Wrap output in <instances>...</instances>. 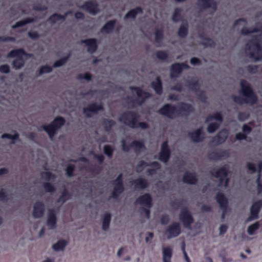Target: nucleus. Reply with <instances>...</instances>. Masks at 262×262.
Segmentation results:
<instances>
[{
    "mask_svg": "<svg viewBox=\"0 0 262 262\" xmlns=\"http://www.w3.org/2000/svg\"><path fill=\"white\" fill-rule=\"evenodd\" d=\"M172 255V251L170 247H164L163 248V261L171 262Z\"/></svg>",
    "mask_w": 262,
    "mask_h": 262,
    "instance_id": "obj_34",
    "label": "nucleus"
},
{
    "mask_svg": "<svg viewBox=\"0 0 262 262\" xmlns=\"http://www.w3.org/2000/svg\"><path fill=\"white\" fill-rule=\"evenodd\" d=\"M258 67L257 65H248L246 67V70L251 74H255L257 73Z\"/></svg>",
    "mask_w": 262,
    "mask_h": 262,
    "instance_id": "obj_57",
    "label": "nucleus"
},
{
    "mask_svg": "<svg viewBox=\"0 0 262 262\" xmlns=\"http://www.w3.org/2000/svg\"><path fill=\"white\" fill-rule=\"evenodd\" d=\"M189 66L186 63H174L170 67V77L176 78L180 75L184 69H188Z\"/></svg>",
    "mask_w": 262,
    "mask_h": 262,
    "instance_id": "obj_12",
    "label": "nucleus"
},
{
    "mask_svg": "<svg viewBox=\"0 0 262 262\" xmlns=\"http://www.w3.org/2000/svg\"><path fill=\"white\" fill-rule=\"evenodd\" d=\"M171 156V150L167 140L164 141L161 144V150L159 155V160L164 163L168 161Z\"/></svg>",
    "mask_w": 262,
    "mask_h": 262,
    "instance_id": "obj_11",
    "label": "nucleus"
},
{
    "mask_svg": "<svg viewBox=\"0 0 262 262\" xmlns=\"http://www.w3.org/2000/svg\"><path fill=\"white\" fill-rule=\"evenodd\" d=\"M183 182L186 184H195L198 182L196 174L194 172H185L183 176Z\"/></svg>",
    "mask_w": 262,
    "mask_h": 262,
    "instance_id": "obj_25",
    "label": "nucleus"
},
{
    "mask_svg": "<svg viewBox=\"0 0 262 262\" xmlns=\"http://www.w3.org/2000/svg\"><path fill=\"white\" fill-rule=\"evenodd\" d=\"M66 122L64 118L58 116L48 125H42L43 129L48 134L49 137L52 139L56 135L58 130Z\"/></svg>",
    "mask_w": 262,
    "mask_h": 262,
    "instance_id": "obj_7",
    "label": "nucleus"
},
{
    "mask_svg": "<svg viewBox=\"0 0 262 262\" xmlns=\"http://www.w3.org/2000/svg\"><path fill=\"white\" fill-rule=\"evenodd\" d=\"M130 183L132 186H134L136 190H144L147 188L149 186L148 181L142 178L133 180L130 181Z\"/></svg>",
    "mask_w": 262,
    "mask_h": 262,
    "instance_id": "obj_22",
    "label": "nucleus"
},
{
    "mask_svg": "<svg viewBox=\"0 0 262 262\" xmlns=\"http://www.w3.org/2000/svg\"><path fill=\"white\" fill-rule=\"evenodd\" d=\"M67 245V242L65 240H60L53 245V249L55 251L63 250Z\"/></svg>",
    "mask_w": 262,
    "mask_h": 262,
    "instance_id": "obj_42",
    "label": "nucleus"
},
{
    "mask_svg": "<svg viewBox=\"0 0 262 262\" xmlns=\"http://www.w3.org/2000/svg\"><path fill=\"white\" fill-rule=\"evenodd\" d=\"M182 9L181 8H176L172 15V20L173 22L177 23L182 19V16L181 13Z\"/></svg>",
    "mask_w": 262,
    "mask_h": 262,
    "instance_id": "obj_41",
    "label": "nucleus"
},
{
    "mask_svg": "<svg viewBox=\"0 0 262 262\" xmlns=\"http://www.w3.org/2000/svg\"><path fill=\"white\" fill-rule=\"evenodd\" d=\"M70 57V54H69L66 56L56 61L54 64L53 67L54 68H57L61 67L62 66L64 65L68 60L69 58Z\"/></svg>",
    "mask_w": 262,
    "mask_h": 262,
    "instance_id": "obj_44",
    "label": "nucleus"
},
{
    "mask_svg": "<svg viewBox=\"0 0 262 262\" xmlns=\"http://www.w3.org/2000/svg\"><path fill=\"white\" fill-rule=\"evenodd\" d=\"M113 185L114 188L112 192L111 198L116 199L124 191V187L123 184H113Z\"/></svg>",
    "mask_w": 262,
    "mask_h": 262,
    "instance_id": "obj_29",
    "label": "nucleus"
},
{
    "mask_svg": "<svg viewBox=\"0 0 262 262\" xmlns=\"http://www.w3.org/2000/svg\"><path fill=\"white\" fill-rule=\"evenodd\" d=\"M135 203L150 208L152 206V197L149 193H145L139 196L136 199Z\"/></svg>",
    "mask_w": 262,
    "mask_h": 262,
    "instance_id": "obj_16",
    "label": "nucleus"
},
{
    "mask_svg": "<svg viewBox=\"0 0 262 262\" xmlns=\"http://www.w3.org/2000/svg\"><path fill=\"white\" fill-rule=\"evenodd\" d=\"M88 47V51L90 53H95L98 48L97 39L96 38H89L81 41Z\"/></svg>",
    "mask_w": 262,
    "mask_h": 262,
    "instance_id": "obj_23",
    "label": "nucleus"
},
{
    "mask_svg": "<svg viewBox=\"0 0 262 262\" xmlns=\"http://www.w3.org/2000/svg\"><path fill=\"white\" fill-rule=\"evenodd\" d=\"M52 67L49 65L42 66L39 69L38 71V75H41L45 73H49L52 72Z\"/></svg>",
    "mask_w": 262,
    "mask_h": 262,
    "instance_id": "obj_53",
    "label": "nucleus"
},
{
    "mask_svg": "<svg viewBox=\"0 0 262 262\" xmlns=\"http://www.w3.org/2000/svg\"><path fill=\"white\" fill-rule=\"evenodd\" d=\"M205 47H213L215 46L214 41L211 38H208L206 40L201 42Z\"/></svg>",
    "mask_w": 262,
    "mask_h": 262,
    "instance_id": "obj_56",
    "label": "nucleus"
},
{
    "mask_svg": "<svg viewBox=\"0 0 262 262\" xmlns=\"http://www.w3.org/2000/svg\"><path fill=\"white\" fill-rule=\"evenodd\" d=\"M129 89L135 91L137 95V98L135 99H132L131 97L129 96L126 98V100H127V103L128 104H132L133 108L135 107V104L139 106L142 105L147 99L151 96L150 93L143 91L140 87L131 86L129 87Z\"/></svg>",
    "mask_w": 262,
    "mask_h": 262,
    "instance_id": "obj_5",
    "label": "nucleus"
},
{
    "mask_svg": "<svg viewBox=\"0 0 262 262\" xmlns=\"http://www.w3.org/2000/svg\"><path fill=\"white\" fill-rule=\"evenodd\" d=\"M80 8L88 12L90 14H96L99 10L98 8V3L94 1H89L84 3V4L80 6Z\"/></svg>",
    "mask_w": 262,
    "mask_h": 262,
    "instance_id": "obj_15",
    "label": "nucleus"
},
{
    "mask_svg": "<svg viewBox=\"0 0 262 262\" xmlns=\"http://www.w3.org/2000/svg\"><path fill=\"white\" fill-rule=\"evenodd\" d=\"M71 13V11L67 12L64 15H61L58 13H54L51 15L48 18V21L51 24H55L57 21L58 20H64L66 19V16Z\"/></svg>",
    "mask_w": 262,
    "mask_h": 262,
    "instance_id": "obj_32",
    "label": "nucleus"
},
{
    "mask_svg": "<svg viewBox=\"0 0 262 262\" xmlns=\"http://www.w3.org/2000/svg\"><path fill=\"white\" fill-rule=\"evenodd\" d=\"M181 233V226L177 222H174L169 225L164 231V234L167 236L168 239L177 237Z\"/></svg>",
    "mask_w": 262,
    "mask_h": 262,
    "instance_id": "obj_9",
    "label": "nucleus"
},
{
    "mask_svg": "<svg viewBox=\"0 0 262 262\" xmlns=\"http://www.w3.org/2000/svg\"><path fill=\"white\" fill-rule=\"evenodd\" d=\"M76 79L79 80L84 79L86 81H91L92 79V75L88 72L84 74H79L77 76Z\"/></svg>",
    "mask_w": 262,
    "mask_h": 262,
    "instance_id": "obj_51",
    "label": "nucleus"
},
{
    "mask_svg": "<svg viewBox=\"0 0 262 262\" xmlns=\"http://www.w3.org/2000/svg\"><path fill=\"white\" fill-rule=\"evenodd\" d=\"M194 112V108L191 104L184 102L179 103L178 108L173 104L166 103L158 111L159 114L169 119L179 116L187 117Z\"/></svg>",
    "mask_w": 262,
    "mask_h": 262,
    "instance_id": "obj_1",
    "label": "nucleus"
},
{
    "mask_svg": "<svg viewBox=\"0 0 262 262\" xmlns=\"http://www.w3.org/2000/svg\"><path fill=\"white\" fill-rule=\"evenodd\" d=\"M249 117V114L246 112H239L238 114V119L240 121H244Z\"/></svg>",
    "mask_w": 262,
    "mask_h": 262,
    "instance_id": "obj_59",
    "label": "nucleus"
},
{
    "mask_svg": "<svg viewBox=\"0 0 262 262\" xmlns=\"http://www.w3.org/2000/svg\"><path fill=\"white\" fill-rule=\"evenodd\" d=\"M42 187L46 192L53 193L56 191L55 186L49 182H44Z\"/></svg>",
    "mask_w": 262,
    "mask_h": 262,
    "instance_id": "obj_43",
    "label": "nucleus"
},
{
    "mask_svg": "<svg viewBox=\"0 0 262 262\" xmlns=\"http://www.w3.org/2000/svg\"><path fill=\"white\" fill-rule=\"evenodd\" d=\"M155 41L160 43L162 42L164 38L163 31L162 29H156L155 32Z\"/></svg>",
    "mask_w": 262,
    "mask_h": 262,
    "instance_id": "obj_46",
    "label": "nucleus"
},
{
    "mask_svg": "<svg viewBox=\"0 0 262 262\" xmlns=\"http://www.w3.org/2000/svg\"><path fill=\"white\" fill-rule=\"evenodd\" d=\"M197 5L203 9L210 8L215 12L217 8V4L215 0H198Z\"/></svg>",
    "mask_w": 262,
    "mask_h": 262,
    "instance_id": "obj_18",
    "label": "nucleus"
},
{
    "mask_svg": "<svg viewBox=\"0 0 262 262\" xmlns=\"http://www.w3.org/2000/svg\"><path fill=\"white\" fill-rule=\"evenodd\" d=\"M1 137L3 139L7 138L9 139H11L12 140V143H14L15 140H18L19 139V134L16 132H15V133L14 135L5 133L2 135Z\"/></svg>",
    "mask_w": 262,
    "mask_h": 262,
    "instance_id": "obj_48",
    "label": "nucleus"
},
{
    "mask_svg": "<svg viewBox=\"0 0 262 262\" xmlns=\"http://www.w3.org/2000/svg\"><path fill=\"white\" fill-rule=\"evenodd\" d=\"M71 197V194L68 190L64 188L61 192V194L57 200V202L64 203L67 201L69 200Z\"/></svg>",
    "mask_w": 262,
    "mask_h": 262,
    "instance_id": "obj_36",
    "label": "nucleus"
},
{
    "mask_svg": "<svg viewBox=\"0 0 262 262\" xmlns=\"http://www.w3.org/2000/svg\"><path fill=\"white\" fill-rule=\"evenodd\" d=\"M171 90L180 92H182L183 91V85L181 82H177L171 88Z\"/></svg>",
    "mask_w": 262,
    "mask_h": 262,
    "instance_id": "obj_64",
    "label": "nucleus"
},
{
    "mask_svg": "<svg viewBox=\"0 0 262 262\" xmlns=\"http://www.w3.org/2000/svg\"><path fill=\"white\" fill-rule=\"evenodd\" d=\"M156 55L157 58L161 60H165L168 57L167 53L165 51H157Z\"/></svg>",
    "mask_w": 262,
    "mask_h": 262,
    "instance_id": "obj_52",
    "label": "nucleus"
},
{
    "mask_svg": "<svg viewBox=\"0 0 262 262\" xmlns=\"http://www.w3.org/2000/svg\"><path fill=\"white\" fill-rule=\"evenodd\" d=\"M143 12V9L141 7H136L135 8L130 10L125 14V19L132 18L134 19L138 14H141Z\"/></svg>",
    "mask_w": 262,
    "mask_h": 262,
    "instance_id": "obj_31",
    "label": "nucleus"
},
{
    "mask_svg": "<svg viewBox=\"0 0 262 262\" xmlns=\"http://www.w3.org/2000/svg\"><path fill=\"white\" fill-rule=\"evenodd\" d=\"M23 56H31V54L27 53L23 48L14 49L10 51L7 55V58H15L12 62V66L15 69L21 68L25 64Z\"/></svg>",
    "mask_w": 262,
    "mask_h": 262,
    "instance_id": "obj_6",
    "label": "nucleus"
},
{
    "mask_svg": "<svg viewBox=\"0 0 262 262\" xmlns=\"http://www.w3.org/2000/svg\"><path fill=\"white\" fill-rule=\"evenodd\" d=\"M210 173L215 178L227 177L228 175V170L224 166L220 168L214 172L213 171H211Z\"/></svg>",
    "mask_w": 262,
    "mask_h": 262,
    "instance_id": "obj_33",
    "label": "nucleus"
},
{
    "mask_svg": "<svg viewBox=\"0 0 262 262\" xmlns=\"http://www.w3.org/2000/svg\"><path fill=\"white\" fill-rule=\"evenodd\" d=\"M229 157V152L225 150L210 151L208 154L209 159L217 161Z\"/></svg>",
    "mask_w": 262,
    "mask_h": 262,
    "instance_id": "obj_20",
    "label": "nucleus"
},
{
    "mask_svg": "<svg viewBox=\"0 0 262 262\" xmlns=\"http://www.w3.org/2000/svg\"><path fill=\"white\" fill-rule=\"evenodd\" d=\"M75 166L73 164H69L66 169V174L68 177H72L74 176L73 172L75 170Z\"/></svg>",
    "mask_w": 262,
    "mask_h": 262,
    "instance_id": "obj_55",
    "label": "nucleus"
},
{
    "mask_svg": "<svg viewBox=\"0 0 262 262\" xmlns=\"http://www.w3.org/2000/svg\"><path fill=\"white\" fill-rule=\"evenodd\" d=\"M117 20L114 19L106 22L101 29V32L102 33L110 34L114 30Z\"/></svg>",
    "mask_w": 262,
    "mask_h": 262,
    "instance_id": "obj_28",
    "label": "nucleus"
},
{
    "mask_svg": "<svg viewBox=\"0 0 262 262\" xmlns=\"http://www.w3.org/2000/svg\"><path fill=\"white\" fill-rule=\"evenodd\" d=\"M188 135L190 139L195 143L202 142L205 138V134L202 127L194 131L189 132Z\"/></svg>",
    "mask_w": 262,
    "mask_h": 262,
    "instance_id": "obj_17",
    "label": "nucleus"
},
{
    "mask_svg": "<svg viewBox=\"0 0 262 262\" xmlns=\"http://www.w3.org/2000/svg\"><path fill=\"white\" fill-rule=\"evenodd\" d=\"M188 33V25L187 23L182 24L179 28L178 35L179 37L184 38Z\"/></svg>",
    "mask_w": 262,
    "mask_h": 262,
    "instance_id": "obj_35",
    "label": "nucleus"
},
{
    "mask_svg": "<svg viewBox=\"0 0 262 262\" xmlns=\"http://www.w3.org/2000/svg\"><path fill=\"white\" fill-rule=\"evenodd\" d=\"M8 200V194L4 189H1L0 190V201L6 202Z\"/></svg>",
    "mask_w": 262,
    "mask_h": 262,
    "instance_id": "obj_58",
    "label": "nucleus"
},
{
    "mask_svg": "<svg viewBox=\"0 0 262 262\" xmlns=\"http://www.w3.org/2000/svg\"><path fill=\"white\" fill-rule=\"evenodd\" d=\"M148 163L143 161H140L137 165L136 171L138 172H140L143 170V168L146 166H148Z\"/></svg>",
    "mask_w": 262,
    "mask_h": 262,
    "instance_id": "obj_54",
    "label": "nucleus"
},
{
    "mask_svg": "<svg viewBox=\"0 0 262 262\" xmlns=\"http://www.w3.org/2000/svg\"><path fill=\"white\" fill-rule=\"evenodd\" d=\"M179 218L183 226L186 228H189L194 222L193 217L187 207L182 209L179 213Z\"/></svg>",
    "mask_w": 262,
    "mask_h": 262,
    "instance_id": "obj_8",
    "label": "nucleus"
},
{
    "mask_svg": "<svg viewBox=\"0 0 262 262\" xmlns=\"http://www.w3.org/2000/svg\"><path fill=\"white\" fill-rule=\"evenodd\" d=\"M262 208V200H258L253 203L250 208V215L248 217L247 221H251L257 219L258 214Z\"/></svg>",
    "mask_w": 262,
    "mask_h": 262,
    "instance_id": "obj_13",
    "label": "nucleus"
},
{
    "mask_svg": "<svg viewBox=\"0 0 262 262\" xmlns=\"http://www.w3.org/2000/svg\"><path fill=\"white\" fill-rule=\"evenodd\" d=\"M185 85L192 91L195 93L200 92V85L199 80L196 78L193 77L191 80H187Z\"/></svg>",
    "mask_w": 262,
    "mask_h": 262,
    "instance_id": "obj_27",
    "label": "nucleus"
},
{
    "mask_svg": "<svg viewBox=\"0 0 262 262\" xmlns=\"http://www.w3.org/2000/svg\"><path fill=\"white\" fill-rule=\"evenodd\" d=\"M215 200L222 210V218H225L228 208V200L223 193L218 192L215 195Z\"/></svg>",
    "mask_w": 262,
    "mask_h": 262,
    "instance_id": "obj_10",
    "label": "nucleus"
},
{
    "mask_svg": "<svg viewBox=\"0 0 262 262\" xmlns=\"http://www.w3.org/2000/svg\"><path fill=\"white\" fill-rule=\"evenodd\" d=\"M45 210V205L42 202L37 201L35 202L33 206V216L35 219L42 217L44 214Z\"/></svg>",
    "mask_w": 262,
    "mask_h": 262,
    "instance_id": "obj_19",
    "label": "nucleus"
},
{
    "mask_svg": "<svg viewBox=\"0 0 262 262\" xmlns=\"http://www.w3.org/2000/svg\"><path fill=\"white\" fill-rule=\"evenodd\" d=\"M213 120L218 121L220 123H222L223 120V117L221 112H215L212 114Z\"/></svg>",
    "mask_w": 262,
    "mask_h": 262,
    "instance_id": "obj_60",
    "label": "nucleus"
},
{
    "mask_svg": "<svg viewBox=\"0 0 262 262\" xmlns=\"http://www.w3.org/2000/svg\"><path fill=\"white\" fill-rule=\"evenodd\" d=\"M262 31V26L259 28H254L251 30H249L247 27H243L241 30V33L244 35H247L251 33H257Z\"/></svg>",
    "mask_w": 262,
    "mask_h": 262,
    "instance_id": "obj_40",
    "label": "nucleus"
},
{
    "mask_svg": "<svg viewBox=\"0 0 262 262\" xmlns=\"http://www.w3.org/2000/svg\"><path fill=\"white\" fill-rule=\"evenodd\" d=\"M111 221V214L110 213L106 212L104 213L102 217V228L103 230H107L110 227V222Z\"/></svg>",
    "mask_w": 262,
    "mask_h": 262,
    "instance_id": "obj_37",
    "label": "nucleus"
},
{
    "mask_svg": "<svg viewBox=\"0 0 262 262\" xmlns=\"http://www.w3.org/2000/svg\"><path fill=\"white\" fill-rule=\"evenodd\" d=\"M260 224L258 222H256L255 223L251 225L248 228V233L249 235H253L255 232L259 229Z\"/></svg>",
    "mask_w": 262,
    "mask_h": 262,
    "instance_id": "obj_47",
    "label": "nucleus"
},
{
    "mask_svg": "<svg viewBox=\"0 0 262 262\" xmlns=\"http://www.w3.org/2000/svg\"><path fill=\"white\" fill-rule=\"evenodd\" d=\"M41 176L46 181L54 180L56 176L54 174L50 171H43L41 173Z\"/></svg>",
    "mask_w": 262,
    "mask_h": 262,
    "instance_id": "obj_49",
    "label": "nucleus"
},
{
    "mask_svg": "<svg viewBox=\"0 0 262 262\" xmlns=\"http://www.w3.org/2000/svg\"><path fill=\"white\" fill-rule=\"evenodd\" d=\"M245 46L247 50L251 51L248 53L250 58L254 59L255 61L262 59V45L258 36H253Z\"/></svg>",
    "mask_w": 262,
    "mask_h": 262,
    "instance_id": "obj_4",
    "label": "nucleus"
},
{
    "mask_svg": "<svg viewBox=\"0 0 262 262\" xmlns=\"http://www.w3.org/2000/svg\"><path fill=\"white\" fill-rule=\"evenodd\" d=\"M114 151V148L110 145H105L103 147V152L108 158H112Z\"/></svg>",
    "mask_w": 262,
    "mask_h": 262,
    "instance_id": "obj_45",
    "label": "nucleus"
},
{
    "mask_svg": "<svg viewBox=\"0 0 262 262\" xmlns=\"http://www.w3.org/2000/svg\"><path fill=\"white\" fill-rule=\"evenodd\" d=\"M150 85L157 95L162 94L163 92V83L160 76H157L156 80L151 82Z\"/></svg>",
    "mask_w": 262,
    "mask_h": 262,
    "instance_id": "obj_24",
    "label": "nucleus"
},
{
    "mask_svg": "<svg viewBox=\"0 0 262 262\" xmlns=\"http://www.w3.org/2000/svg\"><path fill=\"white\" fill-rule=\"evenodd\" d=\"M35 21V18L31 17H27L25 19H22L16 23V24L12 26L13 29H16L19 27H23L28 24L33 23Z\"/></svg>",
    "mask_w": 262,
    "mask_h": 262,
    "instance_id": "obj_38",
    "label": "nucleus"
},
{
    "mask_svg": "<svg viewBox=\"0 0 262 262\" xmlns=\"http://www.w3.org/2000/svg\"><path fill=\"white\" fill-rule=\"evenodd\" d=\"M15 40H16L15 38L14 37L5 36H0V42H8V41L15 42Z\"/></svg>",
    "mask_w": 262,
    "mask_h": 262,
    "instance_id": "obj_61",
    "label": "nucleus"
},
{
    "mask_svg": "<svg viewBox=\"0 0 262 262\" xmlns=\"http://www.w3.org/2000/svg\"><path fill=\"white\" fill-rule=\"evenodd\" d=\"M130 146L137 154H140L142 149L145 148L144 143L142 141L134 140L130 143Z\"/></svg>",
    "mask_w": 262,
    "mask_h": 262,
    "instance_id": "obj_30",
    "label": "nucleus"
},
{
    "mask_svg": "<svg viewBox=\"0 0 262 262\" xmlns=\"http://www.w3.org/2000/svg\"><path fill=\"white\" fill-rule=\"evenodd\" d=\"M220 123L213 122L209 123L207 126V131L209 133L215 132L220 127Z\"/></svg>",
    "mask_w": 262,
    "mask_h": 262,
    "instance_id": "obj_50",
    "label": "nucleus"
},
{
    "mask_svg": "<svg viewBox=\"0 0 262 262\" xmlns=\"http://www.w3.org/2000/svg\"><path fill=\"white\" fill-rule=\"evenodd\" d=\"M228 136V130L225 128L222 129L213 138L211 142L215 143L217 145L222 144L226 141Z\"/></svg>",
    "mask_w": 262,
    "mask_h": 262,
    "instance_id": "obj_21",
    "label": "nucleus"
},
{
    "mask_svg": "<svg viewBox=\"0 0 262 262\" xmlns=\"http://www.w3.org/2000/svg\"><path fill=\"white\" fill-rule=\"evenodd\" d=\"M121 146L122 150L124 152H128L132 148L130 143L129 145H127L124 140L121 141Z\"/></svg>",
    "mask_w": 262,
    "mask_h": 262,
    "instance_id": "obj_62",
    "label": "nucleus"
},
{
    "mask_svg": "<svg viewBox=\"0 0 262 262\" xmlns=\"http://www.w3.org/2000/svg\"><path fill=\"white\" fill-rule=\"evenodd\" d=\"M102 125L106 132H110L112 127L115 125L116 122L112 119H104L102 121Z\"/></svg>",
    "mask_w": 262,
    "mask_h": 262,
    "instance_id": "obj_39",
    "label": "nucleus"
},
{
    "mask_svg": "<svg viewBox=\"0 0 262 262\" xmlns=\"http://www.w3.org/2000/svg\"><path fill=\"white\" fill-rule=\"evenodd\" d=\"M57 217L55 210L53 209L49 210L47 224L50 229H54L56 227Z\"/></svg>",
    "mask_w": 262,
    "mask_h": 262,
    "instance_id": "obj_26",
    "label": "nucleus"
},
{
    "mask_svg": "<svg viewBox=\"0 0 262 262\" xmlns=\"http://www.w3.org/2000/svg\"><path fill=\"white\" fill-rule=\"evenodd\" d=\"M103 105L101 103L98 104L96 102H93L87 107H84L83 112L88 118H90L92 117L91 113L96 114L99 111H103Z\"/></svg>",
    "mask_w": 262,
    "mask_h": 262,
    "instance_id": "obj_14",
    "label": "nucleus"
},
{
    "mask_svg": "<svg viewBox=\"0 0 262 262\" xmlns=\"http://www.w3.org/2000/svg\"><path fill=\"white\" fill-rule=\"evenodd\" d=\"M240 86L241 88V93L245 97L243 98L240 96L233 95L231 96L233 101L239 105H242L244 103L251 104L256 103L258 98L250 84L247 80L242 79L240 81Z\"/></svg>",
    "mask_w": 262,
    "mask_h": 262,
    "instance_id": "obj_2",
    "label": "nucleus"
},
{
    "mask_svg": "<svg viewBox=\"0 0 262 262\" xmlns=\"http://www.w3.org/2000/svg\"><path fill=\"white\" fill-rule=\"evenodd\" d=\"M33 9L36 11H44L47 10V7L40 4L34 5Z\"/></svg>",
    "mask_w": 262,
    "mask_h": 262,
    "instance_id": "obj_63",
    "label": "nucleus"
},
{
    "mask_svg": "<svg viewBox=\"0 0 262 262\" xmlns=\"http://www.w3.org/2000/svg\"><path fill=\"white\" fill-rule=\"evenodd\" d=\"M139 115L137 113L127 111L123 113L119 118V121L132 128H140L143 129L148 128L147 123L139 122Z\"/></svg>",
    "mask_w": 262,
    "mask_h": 262,
    "instance_id": "obj_3",
    "label": "nucleus"
}]
</instances>
